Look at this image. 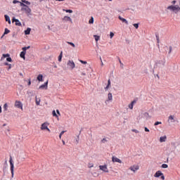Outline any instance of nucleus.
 <instances>
[{
  "mask_svg": "<svg viewBox=\"0 0 180 180\" xmlns=\"http://www.w3.org/2000/svg\"><path fill=\"white\" fill-rule=\"evenodd\" d=\"M175 4H176V0L172 1V5L169 6L167 7V9L169 11H171L172 12H174V13H178V12H180V6L178 5H175Z\"/></svg>",
  "mask_w": 180,
  "mask_h": 180,
  "instance_id": "obj_1",
  "label": "nucleus"
},
{
  "mask_svg": "<svg viewBox=\"0 0 180 180\" xmlns=\"http://www.w3.org/2000/svg\"><path fill=\"white\" fill-rule=\"evenodd\" d=\"M167 63V60H165V58H163L162 59H160L155 61L154 68H163V67H165V63Z\"/></svg>",
  "mask_w": 180,
  "mask_h": 180,
  "instance_id": "obj_2",
  "label": "nucleus"
},
{
  "mask_svg": "<svg viewBox=\"0 0 180 180\" xmlns=\"http://www.w3.org/2000/svg\"><path fill=\"white\" fill-rule=\"evenodd\" d=\"M21 11L22 12L25 11V13H27V15L28 16H29V15H31V13H32V9H30V8H29L27 6H26L25 7L21 8Z\"/></svg>",
  "mask_w": 180,
  "mask_h": 180,
  "instance_id": "obj_3",
  "label": "nucleus"
},
{
  "mask_svg": "<svg viewBox=\"0 0 180 180\" xmlns=\"http://www.w3.org/2000/svg\"><path fill=\"white\" fill-rule=\"evenodd\" d=\"M10 167H11V176L13 178V172L15 169V166L13 165V162L12 161V157L10 158Z\"/></svg>",
  "mask_w": 180,
  "mask_h": 180,
  "instance_id": "obj_4",
  "label": "nucleus"
},
{
  "mask_svg": "<svg viewBox=\"0 0 180 180\" xmlns=\"http://www.w3.org/2000/svg\"><path fill=\"white\" fill-rule=\"evenodd\" d=\"M15 107L18 108V109L23 110V104H22V102L16 101L15 102Z\"/></svg>",
  "mask_w": 180,
  "mask_h": 180,
  "instance_id": "obj_5",
  "label": "nucleus"
},
{
  "mask_svg": "<svg viewBox=\"0 0 180 180\" xmlns=\"http://www.w3.org/2000/svg\"><path fill=\"white\" fill-rule=\"evenodd\" d=\"M129 169L132 171V172H136V171H139V169H140V167L139 165L131 166Z\"/></svg>",
  "mask_w": 180,
  "mask_h": 180,
  "instance_id": "obj_6",
  "label": "nucleus"
},
{
  "mask_svg": "<svg viewBox=\"0 0 180 180\" xmlns=\"http://www.w3.org/2000/svg\"><path fill=\"white\" fill-rule=\"evenodd\" d=\"M99 169L101 171H103V172H109V170L108 169V166L106 165H100Z\"/></svg>",
  "mask_w": 180,
  "mask_h": 180,
  "instance_id": "obj_7",
  "label": "nucleus"
},
{
  "mask_svg": "<svg viewBox=\"0 0 180 180\" xmlns=\"http://www.w3.org/2000/svg\"><path fill=\"white\" fill-rule=\"evenodd\" d=\"M68 65L70 67L72 70H74L75 68V63L73 60H68Z\"/></svg>",
  "mask_w": 180,
  "mask_h": 180,
  "instance_id": "obj_8",
  "label": "nucleus"
},
{
  "mask_svg": "<svg viewBox=\"0 0 180 180\" xmlns=\"http://www.w3.org/2000/svg\"><path fill=\"white\" fill-rule=\"evenodd\" d=\"M168 123H175V116L174 115H170L168 117Z\"/></svg>",
  "mask_w": 180,
  "mask_h": 180,
  "instance_id": "obj_9",
  "label": "nucleus"
},
{
  "mask_svg": "<svg viewBox=\"0 0 180 180\" xmlns=\"http://www.w3.org/2000/svg\"><path fill=\"white\" fill-rule=\"evenodd\" d=\"M12 22L13 23L15 22V26H22V23L20 22V21H19V20L16 19L15 17L13 18Z\"/></svg>",
  "mask_w": 180,
  "mask_h": 180,
  "instance_id": "obj_10",
  "label": "nucleus"
},
{
  "mask_svg": "<svg viewBox=\"0 0 180 180\" xmlns=\"http://www.w3.org/2000/svg\"><path fill=\"white\" fill-rule=\"evenodd\" d=\"M49 85V81H46L44 84L39 87V89H47Z\"/></svg>",
  "mask_w": 180,
  "mask_h": 180,
  "instance_id": "obj_11",
  "label": "nucleus"
},
{
  "mask_svg": "<svg viewBox=\"0 0 180 180\" xmlns=\"http://www.w3.org/2000/svg\"><path fill=\"white\" fill-rule=\"evenodd\" d=\"M112 162H118L119 164H122V160L115 156L112 157Z\"/></svg>",
  "mask_w": 180,
  "mask_h": 180,
  "instance_id": "obj_12",
  "label": "nucleus"
},
{
  "mask_svg": "<svg viewBox=\"0 0 180 180\" xmlns=\"http://www.w3.org/2000/svg\"><path fill=\"white\" fill-rule=\"evenodd\" d=\"M63 20H65V22H70V23H72V19H71V17H68L65 15L63 18Z\"/></svg>",
  "mask_w": 180,
  "mask_h": 180,
  "instance_id": "obj_13",
  "label": "nucleus"
},
{
  "mask_svg": "<svg viewBox=\"0 0 180 180\" xmlns=\"http://www.w3.org/2000/svg\"><path fill=\"white\" fill-rule=\"evenodd\" d=\"M118 19H120V20H122L123 23L129 25V21H127V20H126L125 18H123L122 16L119 15Z\"/></svg>",
  "mask_w": 180,
  "mask_h": 180,
  "instance_id": "obj_14",
  "label": "nucleus"
},
{
  "mask_svg": "<svg viewBox=\"0 0 180 180\" xmlns=\"http://www.w3.org/2000/svg\"><path fill=\"white\" fill-rule=\"evenodd\" d=\"M161 175H162V172L160 170H158V172H156V173L154 174L155 178H160V176H161Z\"/></svg>",
  "mask_w": 180,
  "mask_h": 180,
  "instance_id": "obj_15",
  "label": "nucleus"
},
{
  "mask_svg": "<svg viewBox=\"0 0 180 180\" xmlns=\"http://www.w3.org/2000/svg\"><path fill=\"white\" fill-rule=\"evenodd\" d=\"M47 126H48L47 122L43 123L41 127V130H46V129H47L48 127Z\"/></svg>",
  "mask_w": 180,
  "mask_h": 180,
  "instance_id": "obj_16",
  "label": "nucleus"
},
{
  "mask_svg": "<svg viewBox=\"0 0 180 180\" xmlns=\"http://www.w3.org/2000/svg\"><path fill=\"white\" fill-rule=\"evenodd\" d=\"M137 101L134 100L133 101H131V103L130 104H129V109H133V106H134V103H136Z\"/></svg>",
  "mask_w": 180,
  "mask_h": 180,
  "instance_id": "obj_17",
  "label": "nucleus"
},
{
  "mask_svg": "<svg viewBox=\"0 0 180 180\" xmlns=\"http://www.w3.org/2000/svg\"><path fill=\"white\" fill-rule=\"evenodd\" d=\"M6 22H8L9 25H11V18H9V15H4Z\"/></svg>",
  "mask_w": 180,
  "mask_h": 180,
  "instance_id": "obj_18",
  "label": "nucleus"
},
{
  "mask_svg": "<svg viewBox=\"0 0 180 180\" xmlns=\"http://www.w3.org/2000/svg\"><path fill=\"white\" fill-rule=\"evenodd\" d=\"M25 56H26V52L22 51L20 54V57L21 58H23V60H26V57Z\"/></svg>",
  "mask_w": 180,
  "mask_h": 180,
  "instance_id": "obj_19",
  "label": "nucleus"
},
{
  "mask_svg": "<svg viewBox=\"0 0 180 180\" xmlns=\"http://www.w3.org/2000/svg\"><path fill=\"white\" fill-rule=\"evenodd\" d=\"M166 140H167V136H161L160 138V143H164V142H165Z\"/></svg>",
  "mask_w": 180,
  "mask_h": 180,
  "instance_id": "obj_20",
  "label": "nucleus"
},
{
  "mask_svg": "<svg viewBox=\"0 0 180 180\" xmlns=\"http://www.w3.org/2000/svg\"><path fill=\"white\" fill-rule=\"evenodd\" d=\"M37 80L39 81V82H42L43 81V75H39L37 77Z\"/></svg>",
  "mask_w": 180,
  "mask_h": 180,
  "instance_id": "obj_21",
  "label": "nucleus"
},
{
  "mask_svg": "<svg viewBox=\"0 0 180 180\" xmlns=\"http://www.w3.org/2000/svg\"><path fill=\"white\" fill-rule=\"evenodd\" d=\"M30 32H32V29L28 27L26 30H25V34H30Z\"/></svg>",
  "mask_w": 180,
  "mask_h": 180,
  "instance_id": "obj_22",
  "label": "nucleus"
},
{
  "mask_svg": "<svg viewBox=\"0 0 180 180\" xmlns=\"http://www.w3.org/2000/svg\"><path fill=\"white\" fill-rule=\"evenodd\" d=\"M108 101H112L113 100V96H112V93H108Z\"/></svg>",
  "mask_w": 180,
  "mask_h": 180,
  "instance_id": "obj_23",
  "label": "nucleus"
},
{
  "mask_svg": "<svg viewBox=\"0 0 180 180\" xmlns=\"http://www.w3.org/2000/svg\"><path fill=\"white\" fill-rule=\"evenodd\" d=\"M144 117H146V119H151V116H150V114H148V112H145L143 114Z\"/></svg>",
  "mask_w": 180,
  "mask_h": 180,
  "instance_id": "obj_24",
  "label": "nucleus"
},
{
  "mask_svg": "<svg viewBox=\"0 0 180 180\" xmlns=\"http://www.w3.org/2000/svg\"><path fill=\"white\" fill-rule=\"evenodd\" d=\"M79 134H81V131H79V134L77 136V138L75 140V144H78L79 143Z\"/></svg>",
  "mask_w": 180,
  "mask_h": 180,
  "instance_id": "obj_25",
  "label": "nucleus"
},
{
  "mask_svg": "<svg viewBox=\"0 0 180 180\" xmlns=\"http://www.w3.org/2000/svg\"><path fill=\"white\" fill-rule=\"evenodd\" d=\"M6 57H9V53H6V54H3L1 60L2 61V60H4V58H6Z\"/></svg>",
  "mask_w": 180,
  "mask_h": 180,
  "instance_id": "obj_26",
  "label": "nucleus"
},
{
  "mask_svg": "<svg viewBox=\"0 0 180 180\" xmlns=\"http://www.w3.org/2000/svg\"><path fill=\"white\" fill-rule=\"evenodd\" d=\"M61 60H63V51L60 52V53L58 56V61L61 62Z\"/></svg>",
  "mask_w": 180,
  "mask_h": 180,
  "instance_id": "obj_27",
  "label": "nucleus"
},
{
  "mask_svg": "<svg viewBox=\"0 0 180 180\" xmlns=\"http://www.w3.org/2000/svg\"><path fill=\"white\" fill-rule=\"evenodd\" d=\"M10 32H11V31L9 30H8V28H5L4 33L3 36H5V34H8Z\"/></svg>",
  "mask_w": 180,
  "mask_h": 180,
  "instance_id": "obj_28",
  "label": "nucleus"
},
{
  "mask_svg": "<svg viewBox=\"0 0 180 180\" xmlns=\"http://www.w3.org/2000/svg\"><path fill=\"white\" fill-rule=\"evenodd\" d=\"M155 37H156L158 44H160V36L158 35V34H155Z\"/></svg>",
  "mask_w": 180,
  "mask_h": 180,
  "instance_id": "obj_29",
  "label": "nucleus"
},
{
  "mask_svg": "<svg viewBox=\"0 0 180 180\" xmlns=\"http://www.w3.org/2000/svg\"><path fill=\"white\" fill-rule=\"evenodd\" d=\"M94 37L96 41H98V40L101 39V37H99L98 35H94Z\"/></svg>",
  "mask_w": 180,
  "mask_h": 180,
  "instance_id": "obj_30",
  "label": "nucleus"
},
{
  "mask_svg": "<svg viewBox=\"0 0 180 180\" xmlns=\"http://www.w3.org/2000/svg\"><path fill=\"white\" fill-rule=\"evenodd\" d=\"M52 115L55 117H58V115H57V113L56 112V110H54L52 112Z\"/></svg>",
  "mask_w": 180,
  "mask_h": 180,
  "instance_id": "obj_31",
  "label": "nucleus"
},
{
  "mask_svg": "<svg viewBox=\"0 0 180 180\" xmlns=\"http://www.w3.org/2000/svg\"><path fill=\"white\" fill-rule=\"evenodd\" d=\"M35 99H36V105L39 106V105H40V99L37 100V96L35 97Z\"/></svg>",
  "mask_w": 180,
  "mask_h": 180,
  "instance_id": "obj_32",
  "label": "nucleus"
},
{
  "mask_svg": "<svg viewBox=\"0 0 180 180\" xmlns=\"http://www.w3.org/2000/svg\"><path fill=\"white\" fill-rule=\"evenodd\" d=\"M68 44H70V46H72V47L75 48V44L72 42L67 41Z\"/></svg>",
  "mask_w": 180,
  "mask_h": 180,
  "instance_id": "obj_33",
  "label": "nucleus"
},
{
  "mask_svg": "<svg viewBox=\"0 0 180 180\" xmlns=\"http://www.w3.org/2000/svg\"><path fill=\"white\" fill-rule=\"evenodd\" d=\"M101 143H103V144H105V143H108V139H106V138H103L101 140Z\"/></svg>",
  "mask_w": 180,
  "mask_h": 180,
  "instance_id": "obj_34",
  "label": "nucleus"
},
{
  "mask_svg": "<svg viewBox=\"0 0 180 180\" xmlns=\"http://www.w3.org/2000/svg\"><path fill=\"white\" fill-rule=\"evenodd\" d=\"M63 11L66 12L67 13H72V10L63 9Z\"/></svg>",
  "mask_w": 180,
  "mask_h": 180,
  "instance_id": "obj_35",
  "label": "nucleus"
},
{
  "mask_svg": "<svg viewBox=\"0 0 180 180\" xmlns=\"http://www.w3.org/2000/svg\"><path fill=\"white\" fill-rule=\"evenodd\" d=\"M89 23L90 25H92V23H94V17H91V19H90L89 21Z\"/></svg>",
  "mask_w": 180,
  "mask_h": 180,
  "instance_id": "obj_36",
  "label": "nucleus"
},
{
  "mask_svg": "<svg viewBox=\"0 0 180 180\" xmlns=\"http://www.w3.org/2000/svg\"><path fill=\"white\" fill-rule=\"evenodd\" d=\"M20 6H23V8H25V7H26L27 5L25 4V3H23L22 1V2L20 1Z\"/></svg>",
  "mask_w": 180,
  "mask_h": 180,
  "instance_id": "obj_37",
  "label": "nucleus"
},
{
  "mask_svg": "<svg viewBox=\"0 0 180 180\" xmlns=\"http://www.w3.org/2000/svg\"><path fill=\"white\" fill-rule=\"evenodd\" d=\"M4 110H8V104H7V103H5V104L4 105Z\"/></svg>",
  "mask_w": 180,
  "mask_h": 180,
  "instance_id": "obj_38",
  "label": "nucleus"
},
{
  "mask_svg": "<svg viewBox=\"0 0 180 180\" xmlns=\"http://www.w3.org/2000/svg\"><path fill=\"white\" fill-rule=\"evenodd\" d=\"M27 95H30V96H33V91H28V92H27Z\"/></svg>",
  "mask_w": 180,
  "mask_h": 180,
  "instance_id": "obj_39",
  "label": "nucleus"
},
{
  "mask_svg": "<svg viewBox=\"0 0 180 180\" xmlns=\"http://www.w3.org/2000/svg\"><path fill=\"white\" fill-rule=\"evenodd\" d=\"M6 61H8V63H12V58H11V57H8L7 58H6Z\"/></svg>",
  "mask_w": 180,
  "mask_h": 180,
  "instance_id": "obj_40",
  "label": "nucleus"
},
{
  "mask_svg": "<svg viewBox=\"0 0 180 180\" xmlns=\"http://www.w3.org/2000/svg\"><path fill=\"white\" fill-rule=\"evenodd\" d=\"M171 53H172V47L170 46L169 47V52H168V54H171Z\"/></svg>",
  "mask_w": 180,
  "mask_h": 180,
  "instance_id": "obj_41",
  "label": "nucleus"
},
{
  "mask_svg": "<svg viewBox=\"0 0 180 180\" xmlns=\"http://www.w3.org/2000/svg\"><path fill=\"white\" fill-rule=\"evenodd\" d=\"M158 124H162V122H155L154 126H158Z\"/></svg>",
  "mask_w": 180,
  "mask_h": 180,
  "instance_id": "obj_42",
  "label": "nucleus"
},
{
  "mask_svg": "<svg viewBox=\"0 0 180 180\" xmlns=\"http://www.w3.org/2000/svg\"><path fill=\"white\" fill-rule=\"evenodd\" d=\"M22 3L26 4V5H30V1H22Z\"/></svg>",
  "mask_w": 180,
  "mask_h": 180,
  "instance_id": "obj_43",
  "label": "nucleus"
},
{
  "mask_svg": "<svg viewBox=\"0 0 180 180\" xmlns=\"http://www.w3.org/2000/svg\"><path fill=\"white\" fill-rule=\"evenodd\" d=\"M167 167H168V165H167V164L162 165V168H167Z\"/></svg>",
  "mask_w": 180,
  "mask_h": 180,
  "instance_id": "obj_44",
  "label": "nucleus"
},
{
  "mask_svg": "<svg viewBox=\"0 0 180 180\" xmlns=\"http://www.w3.org/2000/svg\"><path fill=\"white\" fill-rule=\"evenodd\" d=\"M131 131H133L134 133H136V134L140 133V131H139V130H137V129H131Z\"/></svg>",
  "mask_w": 180,
  "mask_h": 180,
  "instance_id": "obj_45",
  "label": "nucleus"
},
{
  "mask_svg": "<svg viewBox=\"0 0 180 180\" xmlns=\"http://www.w3.org/2000/svg\"><path fill=\"white\" fill-rule=\"evenodd\" d=\"M133 26H134L136 29H139V23L133 24Z\"/></svg>",
  "mask_w": 180,
  "mask_h": 180,
  "instance_id": "obj_46",
  "label": "nucleus"
},
{
  "mask_svg": "<svg viewBox=\"0 0 180 180\" xmlns=\"http://www.w3.org/2000/svg\"><path fill=\"white\" fill-rule=\"evenodd\" d=\"M107 86H109L110 88V79L108 80V84Z\"/></svg>",
  "mask_w": 180,
  "mask_h": 180,
  "instance_id": "obj_47",
  "label": "nucleus"
},
{
  "mask_svg": "<svg viewBox=\"0 0 180 180\" xmlns=\"http://www.w3.org/2000/svg\"><path fill=\"white\" fill-rule=\"evenodd\" d=\"M113 36H115V34L111 32L110 33V39H112V38L113 37Z\"/></svg>",
  "mask_w": 180,
  "mask_h": 180,
  "instance_id": "obj_48",
  "label": "nucleus"
},
{
  "mask_svg": "<svg viewBox=\"0 0 180 180\" xmlns=\"http://www.w3.org/2000/svg\"><path fill=\"white\" fill-rule=\"evenodd\" d=\"M160 178H161V179H162V180H165V176H164V174H162V175H160Z\"/></svg>",
  "mask_w": 180,
  "mask_h": 180,
  "instance_id": "obj_49",
  "label": "nucleus"
},
{
  "mask_svg": "<svg viewBox=\"0 0 180 180\" xmlns=\"http://www.w3.org/2000/svg\"><path fill=\"white\" fill-rule=\"evenodd\" d=\"M22 52L26 53V50H27V49L26 46H25L22 49Z\"/></svg>",
  "mask_w": 180,
  "mask_h": 180,
  "instance_id": "obj_50",
  "label": "nucleus"
},
{
  "mask_svg": "<svg viewBox=\"0 0 180 180\" xmlns=\"http://www.w3.org/2000/svg\"><path fill=\"white\" fill-rule=\"evenodd\" d=\"M20 1H18V0H14L13 1V4H20Z\"/></svg>",
  "mask_w": 180,
  "mask_h": 180,
  "instance_id": "obj_51",
  "label": "nucleus"
},
{
  "mask_svg": "<svg viewBox=\"0 0 180 180\" xmlns=\"http://www.w3.org/2000/svg\"><path fill=\"white\" fill-rule=\"evenodd\" d=\"M82 64H86V61L80 60H79Z\"/></svg>",
  "mask_w": 180,
  "mask_h": 180,
  "instance_id": "obj_52",
  "label": "nucleus"
},
{
  "mask_svg": "<svg viewBox=\"0 0 180 180\" xmlns=\"http://www.w3.org/2000/svg\"><path fill=\"white\" fill-rule=\"evenodd\" d=\"M144 130H145V131H147V132L150 131V129H148V128H147V127H145Z\"/></svg>",
  "mask_w": 180,
  "mask_h": 180,
  "instance_id": "obj_53",
  "label": "nucleus"
},
{
  "mask_svg": "<svg viewBox=\"0 0 180 180\" xmlns=\"http://www.w3.org/2000/svg\"><path fill=\"white\" fill-rule=\"evenodd\" d=\"M56 112L58 113V115H59V116H60V115H61V114L60 113V110H56Z\"/></svg>",
  "mask_w": 180,
  "mask_h": 180,
  "instance_id": "obj_54",
  "label": "nucleus"
},
{
  "mask_svg": "<svg viewBox=\"0 0 180 180\" xmlns=\"http://www.w3.org/2000/svg\"><path fill=\"white\" fill-rule=\"evenodd\" d=\"M30 85H32V82L30 81V79H29V81H28V86H30Z\"/></svg>",
  "mask_w": 180,
  "mask_h": 180,
  "instance_id": "obj_55",
  "label": "nucleus"
},
{
  "mask_svg": "<svg viewBox=\"0 0 180 180\" xmlns=\"http://www.w3.org/2000/svg\"><path fill=\"white\" fill-rule=\"evenodd\" d=\"M109 88H110L109 86H106L105 87V91H108V90L109 89Z\"/></svg>",
  "mask_w": 180,
  "mask_h": 180,
  "instance_id": "obj_56",
  "label": "nucleus"
},
{
  "mask_svg": "<svg viewBox=\"0 0 180 180\" xmlns=\"http://www.w3.org/2000/svg\"><path fill=\"white\" fill-rule=\"evenodd\" d=\"M65 131H62L60 132V134L63 136V134H64V133H65Z\"/></svg>",
  "mask_w": 180,
  "mask_h": 180,
  "instance_id": "obj_57",
  "label": "nucleus"
},
{
  "mask_svg": "<svg viewBox=\"0 0 180 180\" xmlns=\"http://www.w3.org/2000/svg\"><path fill=\"white\" fill-rule=\"evenodd\" d=\"M11 68H12V65L10 64V65H8V70H11Z\"/></svg>",
  "mask_w": 180,
  "mask_h": 180,
  "instance_id": "obj_58",
  "label": "nucleus"
},
{
  "mask_svg": "<svg viewBox=\"0 0 180 180\" xmlns=\"http://www.w3.org/2000/svg\"><path fill=\"white\" fill-rule=\"evenodd\" d=\"M5 169H6V166H5V167L3 168L4 172H5Z\"/></svg>",
  "mask_w": 180,
  "mask_h": 180,
  "instance_id": "obj_59",
  "label": "nucleus"
},
{
  "mask_svg": "<svg viewBox=\"0 0 180 180\" xmlns=\"http://www.w3.org/2000/svg\"><path fill=\"white\" fill-rule=\"evenodd\" d=\"M119 61H120V64L121 65H123V63H122V60H119Z\"/></svg>",
  "mask_w": 180,
  "mask_h": 180,
  "instance_id": "obj_60",
  "label": "nucleus"
},
{
  "mask_svg": "<svg viewBox=\"0 0 180 180\" xmlns=\"http://www.w3.org/2000/svg\"><path fill=\"white\" fill-rule=\"evenodd\" d=\"M27 50H29L30 49V46H26Z\"/></svg>",
  "mask_w": 180,
  "mask_h": 180,
  "instance_id": "obj_61",
  "label": "nucleus"
},
{
  "mask_svg": "<svg viewBox=\"0 0 180 180\" xmlns=\"http://www.w3.org/2000/svg\"><path fill=\"white\" fill-rule=\"evenodd\" d=\"M62 143H63V146H65V141H62Z\"/></svg>",
  "mask_w": 180,
  "mask_h": 180,
  "instance_id": "obj_62",
  "label": "nucleus"
},
{
  "mask_svg": "<svg viewBox=\"0 0 180 180\" xmlns=\"http://www.w3.org/2000/svg\"><path fill=\"white\" fill-rule=\"evenodd\" d=\"M10 64L9 63H4V65H9Z\"/></svg>",
  "mask_w": 180,
  "mask_h": 180,
  "instance_id": "obj_63",
  "label": "nucleus"
},
{
  "mask_svg": "<svg viewBox=\"0 0 180 180\" xmlns=\"http://www.w3.org/2000/svg\"><path fill=\"white\" fill-rule=\"evenodd\" d=\"M82 75H86V73H85V72H82Z\"/></svg>",
  "mask_w": 180,
  "mask_h": 180,
  "instance_id": "obj_64",
  "label": "nucleus"
}]
</instances>
